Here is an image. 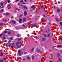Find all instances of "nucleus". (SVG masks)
Listing matches in <instances>:
<instances>
[{
    "instance_id": "obj_31",
    "label": "nucleus",
    "mask_w": 62,
    "mask_h": 62,
    "mask_svg": "<svg viewBox=\"0 0 62 62\" xmlns=\"http://www.w3.org/2000/svg\"><path fill=\"white\" fill-rule=\"evenodd\" d=\"M20 3H23V0H21L20 1Z\"/></svg>"
},
{
    "instance_id": "obj_1",
    "label": "nucleus",
    "mask_w": 62,
    "mask_h": 62,
    "mask_svg": "<svg viewBox=\"0 0 62 62\" xmlns=\"http://www.w3.org/2000/svg\"><path fill=\"white\" fill-rule=\"evenodd\" d=\"M21 52V51L20 50H19L18 52V54H19L20 56H21L22 54H23V53H22L21 54L20 53Z\"/></svg>"
},
{
    "instance_id": "obj_4",
    "label": "nucleus",
    "mask_w": 62,
    "mask_h": 62,
    "mask_svg": "<svg viewBox=\"0 0 62 62\" xmlns=\"http://www.w3.org/2000/svg\"><path fill=\"white\" fill-rule=\"evenodd\" d=\"M24 15L25 16L27 15V12L26 11H24Z\"/></svg>"
},
{
    "instance_id": "obj_46",
    "label": "nucleus",
    "mask_w": 62,
    "mask_h": 62,
    "mask_svg": "<svg viewBox=\"0 0 62 62\" xmlns=\"http://www.w3.org/2000/svg\"><path fill=\"white\" fill-rule=\"evenodd\" d=\"M43 16L44 17H45V18L46 17V16H45V15H43Z\"/></svg>"
},
{
    "instance_id": "obj_49",
    "label": "nucleus",
    "mask_w": 62,
    "mask_h": 62,
    "mask_svg": "<svg viewBox=\"0 0 62 62\" xmlns=\"http://www.w3.org/2000/svg\"><path fill=\"white\" fill-rule=\"evenodd\" d=\"M8 3H9V2H10V1L9 0H8Z\"/></svg>"
},
{
    "instance_id": "obj_17",
    "label": "nucleus",
    "mask_w": 62,
    "mask_h": 62,
    "mask_svg": "<svg viewBox=\"0 0 62 62\" xmlns=\"http://www.w3.org/2000/svg\"><path fill=\"white\" fill-rule=\"evenodd\" d=\"M60 24L61 27H62V22H60Z\"/></svg>"
},
{
    "instance_id": "obj_47",
    "label": "nucleus",
    "mask_w": 62,
    "mask_h": 62,
    "mask_svg": "<svg viewBox=\"0 0 62 62\" xmlns=\"http://www.w3.org/2000/svg\"><path fill=\"white\" fill-rule=\"evenodd\" d=\"M3 55V53H2V54H1V56H2Z\"/></svg>"
},
{
    "instance_id": "obj_11",
    "label": "nucleus",
    "mask_w": 62,
    "mask_h": 62,
    "mask_svg": "<svg viewBox=\"0 0 62 62\" xmlns=\"http://www.w3.org/2000/svg\"><path fill=\"white\" fill-rule=\"evenodd\" d=\"M60 11V10L59 9H57V12H59Z\"/></svg>"
},
{
    "instance_id": "obj_14",
    "label": "nucleus",
    "mask_w": 62,
    "mask_h": 62,
    "mask_svg": "<svg viewBox=\"0 0 62 62\" xmlns=\"http://www.w3.org/2000/svg\"><path fill=\"white\" fill-rule=\"evenodd\" d=\"M26 18L25 17H24L23 18V21L24 22V21H26Z\"/></svg>"
},
{
    "instance_id": "obj_19",
    "label": "nucleus",
    "mask_w": 62,
    "mask_h": 62,
    "mask_svg": "<svg viewBox=\"0 0 62 62\" xmlns=\"http://www.w3.org/2000/svg\"><path fill=\"white\" fill-rule=\"evenodd\" d=\"M4 34V33H3L2 34H0V37H2V35H3Z\"/></svg>"
},
{
    "instance_id": "obj_43",
    "label": "nucleus",
    "mask_w": 62,
    "mask_h": 62,
    "mask_svg": "<svg viewBox=\"0 0 62 62\" xmlns=\"http://www.w3.org/2000/svg\"><path fill=\"white\" fill-rule=\"evenodd\" d=\"M8 34H9V35H10L11 33L10 32H8Z\"/></svg>"
},
{
    "instance_id": "obj_33",
    "label": "nucleus",
    "mask_w": 62,
    "mask_h": 62,
    "mask_svg": "<svg viewBox=\"0 0 62 62\" xmlns=\"http://www.w3.org/2000/svg\"><path fill=\"white\" fill-rule=\"evenodd\" d=\"M17 37H20V35H19V34H17Z\"/></svg>"
},
{
    "instance_id": "obj_55",
    "label": "nucleus",
    "mask_w": 62,
    "mask_h": 62,
    "mask_svg": "<svg viewBox=\"0 0 62 62\" xmlns=\"http://www.w3.org/2000/svg\"><path fill=\"white\" fill-rule=\"evenodd\" d=\"M58 3L59 4H60V1H58Z\"/></svg>"
},
{
    "instance_id": "obj_5",
    "label": "nucleus",
    "mask_w": 62,
    "mask_h": 62,
    "mask_svg": "<svg viewBox=\"0 0 62 62\" xmlns=\"http://www.w3.org/2000/svg\"><path fill=\"white\" fill-rule=\"evenodd\" d=\"M11 22L12 23H14V24H15V23H16L15 21H14L13 20L11 21Z\"/></svg>"
},
{
    "instance_id": "obj_26",
    "label": "nucleus",
    "mask_w": 62,
    "mask_h": 62,
    "mask_svg": "<svg viewBox=\"0 0 62 62\" xmlns=\"http://www.w3.org/2000/svg\"><path fill=\"white\" fill-rule=\"evenodd\" d=\"M34 50V49L33 48L31 50V52H33V51Z\"/></svg>"
},
{
    "instance_id": "obj_3",
    "label": "nucleus",
    "mask_w": 62,
    "mask_h": 62,
    "mask_svg": "<svg viewBox=\"0 0 62 62\" xmlns=\"http://www.w3.org/2000/svg\"><path fill=\"white\" fill-rule=\"evenodd\" d=\"M31 25L32 26H33V27L36 26H37V23H34L32 24Z\"/></svg>"
},
{
    "instance_id": "obj_29",
    "label": "nucleus",
    "mask_w": 62,
    "mask_h": 62,
    "mask_svg": "<svg viewBox=\"0 0 62 62\" xmlns=\"http://www.w3.org/2000/svg\"><path fill=\"white\" fill-rule=\"evenodd\" d=\"M10 39H11V40H13V38L12 37L10 38Z\"/></svg>"
},
{
    "instance_id": "obj_57",
    "label": "nucleus",
    "mask_w": 62,
    "mask_h": 62,
    "mask_svg": "<svg viewBox=\"0 0 62 62\" xmlns=\"http://www.w3.org/2000/svg\"><path fill=\"white\" fill-rule=\"evenodd\" d=\"M25 1V2H26V0H24Z\"/></svg>"
},
{
    "instance_id": "obj_44",
    "label": "nucleus",
    "mask_w": 62,
    "mask_h": 62,
    "mask_svg": "<svg viewBox=\"0 0 62 62\" xmlns=\"http://www.w3.org/2000/svg\"><path fill=\"white\" fill-rule=\"evenodd\" d=\"M58 46H59V47H61V45H58Z\"/></svg>"
},
{
    "instance_id": "obj_54",
    "label": "nucleus",
    "mask_w": 62,
    "mask_h": 62,
    "mask_svg": "<svg viewBox=\"0 0 62 62\" xmlns=\"http://www.w3.org/2000/svg\"><path fill=\"white\" fill-rule=\"evenodd\" d=\"M20 4L19 3H18V6H20Z\"/></svg>"
},
{
    "instance_id": "obj_22",
    "label": "nucleus",
    "mask_w": 62,
    "mask_h": 62,
    "mask_svg": "<svg viewBox=\"0 0 62 62\" xmlns=\"http://www.w3.org/2000/svg\"><path fill=\"white\" fill-rule=\"evenodd\" d=\"M3 9H2L0 10V12H3Z\"/></svg>"
},
{
    "instance_id": "obj_35",
    "label": "nucleus",
    "mask_w": 62,
    "mask_h": 62,
    "mask_svg": "<svg viewBox=\"0 0 62 62\" xmlns=\"http://www.w3.org/2000/svg\"><path fill=\"white\" fill-rule=\"evenodd\" d=\"M43 40H44V41H45V40H46V39H45V38H43Z\"/></svg>"
},
{
    "instance_id": "obj_25",
    "label": "nucleus",
    "mask_w": 62,
    "mask_h": 62,
    "mask_svg": "<svg viewBox=\"0 0 62 62\" xmlns=\"http://www.w3.org/2000/svg\"><path fill=\"white\" fill-rule=\"evenodd\" d=\"M3 59L4 60H5V61H6V58H3Z\"/></svg>"
},
{
    "instance_id": "obj_18",
    "label": "nucleus",
    "mask_w": 62,
    "mask_h": 62,
    "mask_svg": "<svg viewBox=\"0 0 62 62\" xmlns=\"http://www.w3.org/2000/svg\"><path fill=\"white\" fill-rule=\"evenodd\" d=\"M58 60L59 61H60V62H61V59L60 58H59V59Z\"/></svg>"
},
{
    "instance_id": "obj_64",
    "label": "nucleus",
    "mask_w": 62,
    "mask_h": 62,
    "mask_svg": "<svg viewBox=\"0 0 62 62\" xmlns=\"http://www.w3.org/2000/svg\"><path fill=\"white\" fill-rule=\"evenodd\" d=\"M61 11L62 13V9L61 10Z\"/></svg>"
},
{
    "instance_id": "obj_60",
    "label": "nucleus",
    "mask_w": 62,
    "mask_h": 62,
    "mask_svg": "<svg viewBox=\"0 0 62 62\" xmlns=\"http://www.w3.org/2000/svg\"><path fill=\"white\" fill-rule=\"evenodd\" d=\"M34 35H36V33H34Z\"/></svg>"
},
{
    "instance_id": "obj_10",
    "label": "nucleus",
    "mask_w": 62,
    "mask_h": 62,
    "mask_svg": "<svg viewBox=\"0 0 62 62\" xmlns=\"http://www.w3.org/2000/svg\"><path fill=\"white\" fill-rule=\"evenodd\" d=\"M55 20L57 21V22H59V19L58 18H55Z\"/></svg>"
},
{
    "instance_id": "obj_62",
    "label": "nucleus",
    "mask_w": 62,
    "mask_h": 62,
    "mask_svg": "<svg viewBox=\"0 0 62 62\" xmlns=\"http://www.w3.org/2000/svg\"><path fill=\"white\" fill-rule=\"evenodd\" d=\"M11 46V45H9V47H10V46Z\"/></svg>"
},
{
    "instance_id": "obj_6",
    "label": "nucleus",
    "mask_w": 62,
    "mask_h": 62,
    "mask_svg": "<svg viewBox=\"0 0 62 62\" xmlns=\"http://www.w3.org/2000/svg\"><path fill=\"white\" fill-rule=\"evenodd\" d=\"M40 49H37L36 50V52L38 53H39L40 52Z\"/></svg>"
},
{
    "instance_id": "obj_58",
    "label": "nucleus",
    "mask_w": 62,
    "mask_h": 62,
    "mask_svg": "<svg viewBox=\"0 0 62 62\" xmlns=\"http://www.w3.org/2000/svg\"><path fill=\"white\" fill-rule=\"evenodd\" d=\"M8 42H11V41H9Z\"/></svg>"
},
{
    "instance_id": "obj_34",
    "label": "nucleus",
    "mask_w": 62,
    "mask_h": 62,
    "mask_svg": "<svg viewBox=\"0 0 62 62\" xmlns=\"http://www.w3.org/2000/svg\"><path fill=\"white\" fill-rule=\"evenodd\" d=\"M25 60V59L24 58L23 59H22V60L23 61H24Z\"/></svg>"
},
{
    "instance_id": "obj_41",
    "label": "nucleus",
    "mask_w": 62,
    "mask_h": 62,
    "mask_svg": "<svg viewBox=\"0 0 62 62\" xmlns=\"http://www.w3.org/2000/svg\"><path fill=\"white\" fill-rule=\"evenodd\" d=\"M3 60H1L0 61V62H3Z\"/></svg>"
},
{
    "instance_id": "obj_21",
    "label": "nucleus",
    "mask_w": 62,
    "mask_h": 62,
    "mask_svg": "<svg viewBox=\"0 0 62 62\" xmlns=\"http://www.w3.org/2000/svg\"><path fill=\"white\" fill-rule=\"evenodd\" d=\"M44 37H45V38H46V37H47V36L46 35V34H44Z\"/></svg>"
},
{
    "instance_id": "obj_52",
    "label": "nucleus",
    "mask_w": 62,
    "mask_h": 62,
    "mask_svg": "<svg viewBox=\"0 0 62 62\" xmlns=\"http://www.w3.org/2000/svg\"><path fill=\"white\" fill-rule=\"evenodd\" d=\"M4 8V6H3L1 7V8Z\"/></svg>"
},
{
    "instance_id": "obj_16",
    "label": "nucleus",
    "mask_w": 62,
    "mask_h": 62,
    "mask_svg": "<svg viewBox=\"0 0 62 62\" xmlns=\"http://www.w3.org/2000/svg\"><path fill=\"white\" fill-rule=\"evenodd\" d=\"M3 32L4 34H6L7 33V31H5Z\"/></svg>"
},
{
    "instance_id": "obj_45",
    "label": "nucleus",
    "mask_w": 62,
    "mask_h": 62,
    "mask_svg": "<svg viewBox=\"0 0 62 62\" xmlns=\"http://www.w3.org/2000/svg\"><path fill=\"white\" fill-rule=\"evenodd\" d=\"M6 44L5 43L4 44H3V45L5 46V45H6Z\"/></svg>"
},
{
    "instance_id": "obj_39",
    "label": "nucleus",
    "mask_w": 62,
    "mask_h": 62,
    "mask_svg": "<svg viewBox=\"0 0 62 62\" xmlns=\"http://www.w3.org/2000/svg\"><path fill=\"white\" fill-rule=\"evenodd\" d=\"M6 39V37H4L3 38H2V39Z\"/></svg>"
},
{
    "instance_id": "obj_42",
    "label": "nucleus",
    "mask_w": 62,
    "mask_h": 62,
    "mask_svg": "<svg viewBox=\"0 0 62 62\" xmlns=\"http://www.w3.org/2000/svg\"><path fill=\"white\" fill-rule=\"evenodd\" d=\"M43 18H42L41 19V21L42 22V21H43Z\"/></svg>"
},
{
    "instance_id": "obj_38",
    "label": "nucleus",
    "mask_w": 62,
    "mask_h": 62,
    "mask_svg": "<svg viewBox=\"0 0 62 62\" xmlns=\"http://www.w3.org/2000/svg\"><path fill=\"white\" fill-rule=\"evenodd\" d=\"M19 1V0H16V2H18Z\"/></svg>"
},
{
    "instance_id": "obj_37",
    "label": "nucleus",
    "mask_w": 62,
    "mask_h": 62,
    "mask_svg": "<svg viewBox=\"0 0 62 62\" xmlns=\"http://www.w3.org/2000/svg\"><path fill=\"white\" fill-rule=\"evenodd\" d=\"M22 3V4H24L25 5L26 4L25 3H23V2H21Z\"/></svg>"
},
{
    "instance_id": "obj_50",
    "label": "nucleus",
    "mask_w": 62,
    "mask_h": 62,
    "mask_svg": "<svg viewBox=\"0 0 62 62\" xmlns=\"http://www.w3.org/2000/svg\"><path fill=\"white\" fill-rule=\"evenodd\" d=\"M11 19H13L14 18L13 17H11Z\"/></svg>"
},
{
    "instance_id": "obj_56",
    "label": "nucleus",
    "mask_w": 62,
    "mask_h": 62,
    "mask_svg": "<svg viewBox=\"0 0 62 62\" xmlns=\"http://www.w3.org/2000/svg\"><path fill=\"white\" fill-rule=\"evenodd\" d=\"M10 6V5H8V7H9V6Z\"/></svg>"
},
{
    "instance_id": "obj_40",
    "label": "nucleus",
    "mask_w": 62,
    "mask_h": 62,
    "mask_svg": "<svg viewBox=\"0 0 62 62\" xmlns=\"http://www.w3.org/2000/svg\"><path fill=\"white\" fill-rule=\"evenodd\" d=\"M23 16V15H21L20 16H19V17H22V16Z\"/></svg>"
},
{
    "instance_id": "obj_15",
    "label": "nucleus",
    "mask_w": 62,
    "mask_h": 62,
    "mask_svg": "<svg viewBox=\"0 0 62 62\" xmlns=\"http://www.w3.org/2000/svg\"><path fill=\"white\" fill-rule=\"evenodd\" d=\"M11 48H15L14 47V45H12V46H11Z\"/></svg>"
},
{
    "instance_id": "obj_24",
    "label": "nucleus",
    "mask_w": 62,
    "mask_h": 62,
    "mask_svg": "<svg viewBox=\"0 0 62 62\" xmlns=\"http://www.w3.org/2000/svg\"><path fill=\"white\" fill-rule=\"evenodd\" d=\"M27 59L28 60H30V57H27Z\"/></svg>"
},
{
    "instance_id": "obj_63",
    "label": "nucleus",
    "mask_w": 62,
    "mask_h": 62,
    "mask_svg": "<svg viewBox=\"0 0 62 62\" xmlns=\"http://www.w3.org/2000/svg\"><path fill=\"white\" fill-rule=\"evenodd\" d=\"M7 40H5V42H7Z\"/></svg>"
},
{
    "instance_id": "obj_51",
    "label": "nucleus",
    "mask_w": 62,
    "mask_h": 62,
    "mask_svg": "<svg viewBox=\"0 0 62 62\" xmlns=\"http://www.w3.org/2000/svg\"><path fill=\"white\" fill-rule=\"evenodd\" d=\"M28 24L29 25L31 23H28Z\"/></svg>"
},
{
    "instance_id": "obj_7",
    "label": "nucleus",
    "mask_w": 62,
    "mask_h": 62,
    "mask_svg": "<svg viewBox=\"0 0 62 62\" xmlns=\"http://www.w3.org/2000/svg\"><path fill=\"white\" fill-rule=\"evenodd\" d=\"M22 19L20 18L19 19V23H22Z\"/></svg>"
},
{
    "instance_id": "obj_13",
    "label": "nucleus",
    "mask_w": 62,
    "mask_h": 62,
    "mask_svg": "<svg viewBox=\"0 0 62 62\" xmlns=\"http://www.w3.org/2000/svg\"><path fill=\"white\" fill-rule=\"evenodd\" d=\"M60 56V54L59 53H58L57 54V57H59Z\"/></svg>"
},
{
    "instance_id": "obj_12",
    "label": "nucleus",
    "mask_w": 62,
    "mask_h": 62,
    "mask_svg": "<svg viewBox=\"0 0 62 62\" xmlns=\"http://www.w3.org/2000/svg\"><path fill=\"white\" fill-rule=\"evenodd\" d=\"M41 8H44V9L45 10V8L44 7H43V6H41Z\"/></svg>"
},
{
    "instance_id": "obj_23",
    "label": "nucleus",
    "mask_w": 62,
    "mask_h": 62,
    "mask_svg": "<svg viewBox=\"0 0 62 62\" xmlns=\"http://www.w3.org/2000/svg\"><path fill=\"white\" fill-rule=\"evenodd\" d=\"M3 22H7V20H6V19H4L3 20Z\"/></svg>"
},
{
    "instance_id": "obj_8",
    "label": "nucleus",
    "mask_w": 62,
    "mask_h": 62,
    "mask_svg": "<svg viewBox=\"0 0 62 62\" xmlns=\"http://www.w3.org/2000/svg\"><path fill=\"white\" fill-rule=\"evenodd\" d=\"M23 8L24 9H27V8L25 6H24L23 7Z\"/></svg>"
},
{
    "instance_id": "obj_48",
    "label": "nucleus",
    "mask_w": 62,
    "mask_h": 62,
    "mask_svg": "<svg viewBox=\"0 0 62 62\" xmlns=\"http://www.w3.org/2000/svg\"><path fill=\"white\" fill-rule=\"evenodd\" d=\"M21 40V39H18V41H20V40Z\"/></svg>"
},
{
    "instance_id": "obj_59",
    "label": "nucleus",
    "mask_w": 62,
    "mask_h": 62,
    "mask_svg": "<svg viewBox=\"0 0 62 62\" xmlns=\"http://www.w3.org/2000/svg\"><path fill=\"white\" fill-rule=\"evenodd\" d=\"M20 9H19L18 10V11H20Z\"/></svg>"
},
{
    "instance_id": "obj_28",
    "label": "nucleus",
    "mask_w": 62,
    "mask_h": 62,
    "mask_svg": "<svg viewBox=\"0 0 62 62\" xmlns=\"http://www.w3.org/2000/svg\"><path fill=\"white\" fill-rule=\"evenodd\" d=\"M9 14V13H6V15L7 16H8V15Z\"/></svg>"
},
{
    "instance_id": "obj_27",
    "label": "nucleus",
    "mask_w": 62,
    "mask_h": 62,
    "mask_svg": "<svg viewBox=\"0 0 62 62\" xmlns=\"http://www.w3.org/2000/svg\"><path fill=\"white\" fill-rule=\"evenodd\" d=\"M0 25L1 26H2V25H3V23H0Z\"/></svg>"
},
{
    "instance_id": "obj_20",
    "label": "nucleus",
    "mask_w": 62,
    "mask_h": 62,
    "mask_svg": "<svg viewBox=\"0 0 62 62\" xmlns=\"http://www.w3.org/2000/svg\"><path fill=\"white\" fill-rule=\"evenodd\" d=\"M0 6H3V4L2 2H0Z\"/></svg>"
},
{
    "instance_id": "obj_9",
    "label": "nucleus",
    "mask_w": 62,
    "mask_h": 62,
    "mask_svg": "<svg viewBox=\"0 0 62 62\" xmlns=\"http://www.w3.org/2000/svg\"><path fill=\"white\" fill-rule=\"evenodd\" d=\"M35 6H36L35 5H32L31 6V8H35Z\"/></svg>"
},
{
    "instance_id": "obj_32",
    "label": "nucleus",
    "mask_w": 62,
    "mask_h": 62,
    "mask_svg": "<svg viewBox=\"0 0 62 62\" xmlns=\"http://www.w3.org/2000/svg\"><path fill=\"white\" fill-rule=\"evenodd\" d=\"M23 27H25V25L24 24H23Z\"/></svg>"
},
{
    "instance_id": "obj_36",
    "label": "nucleus",
    "mask_w": 62,
    "mask_h": 62,
    "mask_svg": "<svg viewBox=\"0 0 62 62\" xmlns=\"http://www.w3.org/2000/svg\"><path fill=\"white\" fill-rule=\"evenodd\" d=\"M50 37V34H49L47 35V37Z\"/></svg>"
},
{
    "instance_id": "obj_61",
    "label": "nucleus",
    "mask_w": 62,
    "mask_h": 62,
    "mask_svg": "<svg viewBox=\"0 0 62 62\" xmlns=\"http://www.w3.org/2000/svg\"><path fill=\"white\" fill-rule=\"evenodd\" d=\"M24 54H26V52H25L24 53Z\"/></svg>"
},
{
    "instance_id": "obj_2",
    "label": "nucleus",
    "mask_w": 62,
    "mask_h": 62,
    "mask_svg": "<svg viewBox=\"0 0 62 62\" xmlns=\"http://www.w3.org/2000/svg\"><path fill=\"white\" fill-rule=\"evenodd\" d=\"M19 42H18L16 43V47L19 48H21V46H22V44L21 45V46H18V45L19 44Z\"/></svg>"
},
{
    "instance_id": "obj_53",
    "label": "nucleus",
    "mask_w": 62,
    "mask_h": 62,
    "mask_svg": "<svg viewBox=\"0 0 62 62\" xmlns=\"http://www.w3.org/2000/svg\"><path fill=\"white\" fill-rule=\"evenodd\" d=\"M12 45H14V43H13Z\"/></svg>"
},
{
    "instance_id": "obj_30",
    "label": "nucleus",
    "mask_w": 62,
    "mask_h": 62,
    "mask_svg": "<svg viewBox=\"0 0 62 62\" xmlns=\"http://www.w3.org/2000/svg\"><path fill=\"white\" fill-rule=\"evenodd\" d=\"M34 59V56H32V60H33Z\"/></svg>"
}]
</instances>
